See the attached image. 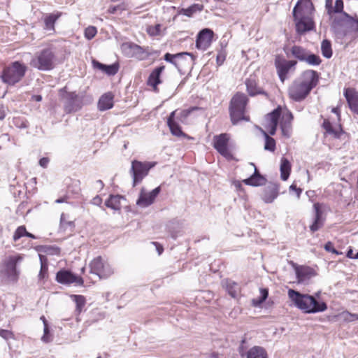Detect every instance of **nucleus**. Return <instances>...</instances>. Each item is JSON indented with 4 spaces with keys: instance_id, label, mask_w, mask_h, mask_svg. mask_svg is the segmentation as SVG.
I'll return each instance as SVG.
<instances>
[{
    "instance_id": "17",
    "label": "nucleus",
    "mask_w": 358,
    "mask_h": 358,
    "mask_svg": "<svg viewBox=\"0 0 358 358\" xmlns=\"http://www.w3.org/2000/svg\"><path fill=\"white\" fill-rule=\"evenodd\" d=\"M296 64V62L294 60H285L280 59L279 58L275 59V65L279 78L282 82L285 81L289 71L292 67H294Z\"/></svg>"
},
{
    "instance_id": "44",
    "label": "nucleus",
    "mask_w": 358,
    "mask_h": 358,
    "mask_svg": "<svg viewBox=\"0 0 358 358\" xmlns=\"http://www.w3.org/2000/svg\"><path fill=\"white\" fill-rule=\"evenodd\" d=\"M226 289L229 295L232 298H236L238 289V285L236 282L231 280H227L226 283Z\"/></svg>"
},
{
    "instance_id": "46",
    "label": "nucleus",
    "mask_w": 358,
    "mask_h": 358,
    "mask_svg": "<svg viewBox=\"0 0 358 358\" xmlns=\"http://www.w3.org/2000/svg\"><path fill=\"white\" fill-rule=\"evenodd\" d=\"M303 62L311 66H319L322 59L319 55L308 52Z\"/></svg>"
},
{
    "instance_id": "47",
    "label": "nucleus",
    "mask_w": 358,
    "mask_h": 358,
    "mask_svg": "<svg viewBox=\"0 0 358 358\" xmlns=\"http://www.w3.org/2000/svg\"><path fill=\"white\" fill-rule=\"evenodd\" d=\"M339 318L345 322H352L358 320L357 313H351L348 311H343L338 315Z\"/></svg>"
},
{
    "instance_id": "18",
    "label": "nucleus",
    "mask_w": 358,
    "mask_h": 358,
    "mask_svg": "<svg viewBox=\"0 0 358 358\" xmlns=\"http://www.w3.org/2000/svg\"><path fill=\"white\" fill-rule=\"evenodd\" d=\"M160 191L161 187L160 186H158L148 193L141 192L139 197L136 201V204L143 207H148L152 205Z\"/></svg>"
},
{
    "instance_id": "8",
    "label": "nucleus",
    "mask_w": 358,
    "mask_h": 358,
    "mask_svg": "<svg viewBox=\"0 0 358 358\" xmlns=\"http://www.w3.org/2000/svg\"><path fill=\"white\" fill-rule=\"evenodd\" d=\"M59 95L63 102L64 110L70 114L76 113L82 109L84 96L82 94L74 92H68L66 87L59 90Z\"/></svg>"
},
{
    "instance_id": "26",
    "label": "nucleus",
    "mask_w": 358,
    "mask_h": 358,
    "mask_svg": "<svg viewBox=\"0 0 358 358\" xmlns=\"http://www.w3.org/2000/svg\"><path fill=\"white\" fill-rule=\"evenodd\" d=\"M176 114V111H173L171 113L167 120V124L173 135L176 136H185V134L182 132L181 127L178 124V123L175 120Z\"/></svg>"
},
{
    "instance_id": "51",
    "label": "nucleus",
    "mask_w": 358,
    "mask_h": 358,
    "mask_svg": "<svg viewBox=\"0 0 358 358\" xmlns=\"http://www.w3.org/2000/svg\"><path fill=\"white\" fill-rule=\"evenodd\" d=\"M161 24H157L154 26H149L147 28L148 34L151 36H157L160 35L161 33Z\"/></svg>"
},
{
    "instance_id": "35",
    "label": "nucleus",
    "mask_w": 358,
    "mask_h": 358,
    "mask_svg": "<svg viewBox=\"0 0 358 358\" xmlns=\"http://www.w3.org/2000/svg\"><path fill=\"white\" fill-rule=\"evenodd\" d=\"M71 298L76 303L75 312L76 315H80L86 304V299L83 295L72 294Z\"/></svg>"
},
{
    "instance_id": "42",
    "label": "nucleus",
    "mask_w": 358,
    "mask_h": 358,
    "mask_svg": "<svg viewBox=\"0 0 358 358\" xmlns=\"http://www.w3.org/2000/svg\"><path fill=\"white\" fill-rule=\"evenodd\" d=\"M136 43L131 42L123 43L121 45L122 52L127 57L131 58L134 56Z\"/></svg>"
},
{
    "instance_id": "36",
    "label": "nucleus",
    "mask_w": 358,
    "mask_h": 358,
    "mask_svg": "<svg viewBox=\"0 0 358 358\" xmlns=\"http://www.w3.org/2000/svg\"><path fill=\"white\" fill-rule=\"evenodd\" d=\"M134 48L135 50L133 57L138 60H144L152 55V52H149L148 47L143 48L136 44V46Z\"/></svg>"
},
{
    "instance_id": "12",
    "label": "nucleus",
    "mask_w": 358,
    "mask_h": 358,
    "mask_svg": "<svg viewBox=\"0 0 358 358\" xmlns=\"http://www.w3.org/2000/svg\"><path fill=\"white\" fill-rule=\"evenodd\" d=\"M90 273L95 274L99 278H107L113 273L110 268H106L102 257L98 256L90 263Z\"/></svg>"
},
{
    "instance_id": "4",
    "label": "nucleus",
    "mask_w": 358,
    "mask_h": 358,
    "mask_svg": "<svg viewBox=\"0 0 358 358\" xmlns=\"http://www.w3.org/2000/svg\"><path fill=\"white\" fill-rule=\"evenodd\" d=\"M331 27L337 37L343 38L350 32L358 31V19H355L347 13H342V15L333 18Z\"/></svg>"
},
{
    "instance_id": "63",
    "label": "nucleus",
    "mask_w": 358,
    "mask_h": 358,
    "mask_svg": "<svg viewBox=\"0 0 358 358\" xmlns=\"http://www.w3.org/2000/svg\"><path fill=\"white\" fill-rule=\"evenodd\" d=\"M259 296H261L265 300H266L267 298L268 297V289L267 287H261L259 289Z\"/></svg>"
},
{
    "instance_id": "23",
    "label": "nucleus",
    "mask_w": 358,
    "mask_h": 358,
    "mask_svg": "<svg viewBox=\"0 0 358 358\" xmlns=\"http://www.w3.org/2000/svg\"><path fill=\"white\" fill-rule=\"evenodd\" d=\"M293 120L292 113L287 111L284 113L280 122V129L282 135L286 138H289L292 134V121Z\"/></svg>"
},
{
    "instance_id": "62",
    "label": "nucleus",
    "mask_w": 358,
    "mask_h": 358,
    "mask_svg": "<svg viewBox=\"0 0 358 358\" xmlns=\"http://www.w3.org/2000/svg\"><path fill=\"white\" fill-rule=\"evenodd\" d=\"M73 279V283L75 282L79 286H83L84 280L81 276H79V275H76V273H74Z\"/></svg>"
},
{
    "instance_id": "61",
    "label": "nucleus",
    "mask_w": 358,
    "mask_h": 358,
    "mask_svg": "<svg viewBox=\"0 0 358 358\" xmlns=\"http://www.w3.org/2000/svg\"><path fill=\"white\" fill-rule=\"evenodd\" d=\"M38 257L41 266H48V259L46 255H44L41 253H38Z\"/></svg>"
},
{
    "instance_id": "13",
    "label": "nucleus",
    "mask_w": 358,
    "mask_h": 358,
    "mask_svg": "<svg viewBox=\"0 0 358 358\" xmlns=\"http://www.w3.org/2000/svg\"><path fill=\"white\" fill-rule=\"evenodd\" d=\"M229 136L227 134H221L213 137L214 148L223 157L230 159L232 155L228 148Z\"/></svg>"
},
{
    "instance_id": "48",
    "label": "nucleus",
    "mask_w": 358,
    "mask_h": 358,
    "mask_svg": "<svg viewBox=\"0 0 358 358\" xmlns=\"http://www.w3.org/2000/svg\"><path fill=\"white\" fill-rule=\"evenodd\" d=\"M280 115H281V108H280V107H278L277 108L274 109L272 112L268 113L266 115V119L270 120L272 122H275L278 124Z\"/></svg>"
},
{
    "instance_id": "16",
    "label": "nucleus",
    "mask_w": 358,
    "mask_h": 358,
    "mask_svg": "<svg viewBox=\"0 0 358 358\" xmlns=\"http://www.w3.org/2000/svg\"><path fill=\"white\" fill-rule=\"evenodd\" d=\"M214 33L208 28L201 30L196 36V48L199 50H206L211 44Z\"/></svg>"
},
{
    "instance_id": "1",
    "label": "nucleus",
    "mask_w": 358,
    "mask_h": 358,
    "mask_svg": "<svg viewBox=\"0 0 358 358\" xmlns=\"http://www.w3.org/2000/svg\"><path fill=\"white\" fill-rule=\"evenodd\" d=\"M231 185L241 198L245 196L242 183L252 187H262L260 197L265 203H272L280 194V185L273 180H231Z\"/></svg>"
},
{
    "instance_id": "38",
    "label": "nucleus",
    "mask_w": 358,
    "mask_h": 358,
    "mask_svg": "<svg viewBox=\"0 0 358 358\" xmlns=\"http://www.w3.org/2000/svg\"><path fill=\"white\" fill-rule=\"evenodd\" d=\"M62 13H52L46 16L44 19L45 29L47 30H54L56 21L61 16Z\"/></svg>"
},
{
    "instance_id": "20",
    "label": "nucleus",
    "mask_w": 358,
    "mask_h": 358,
    "mask_svg": "<svg viewBox=\"0 0 358 358\" xmlns=\"http://www.w3.org/2000/svg\"><path fill=\"white\" fill-rule=\"evenodd\" d=\"M165 66L164 65L156 67L150 73L148 80V85L152 87L155 92L158 91L157 85L162 83V80L160 78V76L163 71L164 70Z\"/></svg>"
},
{
    "instance_id": "37",
    "label": "nucleus",
    "mask_w": 358,
    "mask_h": 358,
    "mask_svg": "<svg viewBox=\"0 0 358 358\" xmlns=\"http://www.w3.org/2000/svg\"><path fill=\"white\" fill-rule=\"evenodd\" d=\"M66 215L65 213H62L60 216V220H59V232H65L68 229L70 230V231H73L75 229V223L73 221H66L65 219Z\"/></svg>"
},
{
    "instance_id": "34",
    "label": "nucleus",
    "mask_w": 358,
    "mask_h": 358,
    "mask_svg": "<svg viewBox=\"0 0 358 358\" xmlns=\"http://www.w3.org/2000/svg\"><path fill=\"white\" fill-rule=\"evenodd\" d=\"M290 52L294 57L303 62L308 51L301 46L294 45L291 48Z\"/></svg>"
},
{
    "instance_id": "57",
    "label": "nucleus",
    "mask_w": 358,
    "mask_h": 358,
    "mask_svg": "<svg viewBox=\"0 0 358 358\" xmlns=\"http://www.w3.org/2000/svg\"><path fill=\"white\" fill-rule=\"evenodd\" d=\"M250 168H253L254 173L252 175L247 178L246 179H264V178L259 173L257 167L253 163L249 164Z\"/></svg>"
},
{
    "instance_id": "2",
    "label": "nucleus",
    "mask_w": 358,
    "mask_h": 358,
    "mask_svg": "<svg viewBox=\"0 0 358 358\" xmlns=\"http://www.w3.org/2000/svg\"><path fill=\"white\" fill-rule=\"evenodd\" d=\"M313 4L310 0H298L292 11L296 32L302 35L315 28L313 17Z\"/></svg>"
},
{
    "instance_id": "21",
    "label": "nucleus",
    "mask_w": 358,
    "mask_h": 358,
    "mask_svg": "<svg viewBox=\"0 0 358 358\" xmlns=\"http://www.w3.org/2000/svg\"><path fill=\"white\" fill-rule=\"evenodd\" d=\"M344 96L350 110L358 115V93L353 89L347 88L345 89Z\"/></svg>"
},
{
    "instance_id": "40",
    "label": "nucleus",
    "mask_w": 358,
    "mask_h": 358,
    "mask_svg": "<svg viewBox=\"0 0 358 358\" xmlns=\"http://www.w3.org/2000/svg\"><path fill=\"white\" fill-rule=\"evenodd\" d=\"M80 180H73L71 184L66 187V194L71 196H77L80 192Z\"/></svg>"
},
{
    "instance_id": "29",
    "label": "nucleus",
    "mask_w": 358,
    "mask_h": 358,
    "mask_svg": "<svg viewBox=\"0 0 358 358\" xmlns=\"http://www.w3.org/2000/svg\"><path fill=\"white\" fill-rule=\"evenodd\" d=\"M94 66L95 68L99 69L101 71L104 72L108 76H114L115 75L119 69V66L117 64H113L110 65H106L101 64L97 61L93 62Z\"/></svg>"
},
{
    "instance_id": "39",
    "label": "nucleus",
    "mask_w": 358,
    "mask_h": 358,
    "mask_svg": "<svg viewBox=\"0 0 358 358\" xmlns=\"http://www.w3.org/2000/svg\"><path fill=\"white\" fill-rule=\"evenodd\" d=\"M167 231L170 236L176 240L178 237L182 236V230L178 223L170 222L167 225Z\"/></svg>"
},
{
    "instance_id": "9",
    "label": "nucleus",
    "mask_w": 358,
    "mask_h": 358,
    "mask_svg": "<svg viewBox=\"0 0 358 358\" xmlns=\"http://www.w3.org/2000/svg\"><path fill=\"white\" fill-rule=\"evenodd\" d=\"M22 259L20 255L9 256L5 262V273L8 279L13 282L17 281L20 271L17 264Z\"/></svg>"
},
{
    "instance_id": "64",
    "label": "nucleus",
    "mask_w": 358,
    "mask_h": 358,
    "mask_svg": "<svg viewBox=\"0 0 358 358\" xmlns=\"http://www.w3.org/2000/svg\"><path fill=\"white\" fill-rule=\"evenodd\" d=\"M289 189L291 191H294L296 192V196L298 198L300 197V195L302 192V189L300 188V187H297L296 185L295 184H292L290 186H289Z\"/></svg>"
},
{
    "instance_id": "7",
    "label": "nucleus",
    "mask_w": 358,
    "mask_h": 358,
    "mask_svg": "<svg viewBox=\"0 0 358 358\" xmlns=\"http://www.w3.org/2000/svg\"><path fill=\"white\" fill-rule=\"evenodd\" d=\"M55 59L53 50L47 48L36 52L30 60L29 64L38 71H48L54 69Z\"/></svg>"
},
{
    "instance_id": "30",
    "label": "nucleus",
    "mask_w": 358,
    "mask_h": 358,
    "mask_svg": "<svg viewBox=\"0 0 358 358\" xmlns=\"http://www.w3.org/2000/svg\"><path fill=\"white\" fill-rule=\"evenodd\" d=\"M245 85L248 93L252 96L257 94H265V92L261 88L257 86L255 80L251 77L246 79Z\"/></svg>"
},
{
    "instance_id": "45",
    "label": "nucleus",
    "mask_w": 358,
    "mask_h": 358,
    "mask_svg": "<svg viewBox=\"0 0 358 358\" xmlns=\"http://www.w3.org/2000/svg\"><path fill=\"white\" fill-rule=\"evenodd\" d=\"M321 50L322 55L325 58H331L332 56V49L330 41L324 39L321 43Z\"/></svg>"
},
{
    "instance_id": "41",
    "label": "nucleus",
    "mask_w": 358,
    "mask_h": 358,
    "mask_svg": "<svg viewBox=\"0 0 358 358\" xmlns=\"http://www.w3.org/2000/svg\"><path fill=\"white\" fill-rule=\"evenodd\" d=\"M322 127L327 134L334 136L335 138L340 137V134L342 131L341 128L339 127L338 128L334 129L331 123L328 120H324Z\"/></svg>"
},
{
    "instance_id": "11",
    "label": "nucleus",
    "mask_w": 358,
    "mask_h": 358,
    "mask_svg": "<svg viewBox=\"0 0 358 358\" xmlns=\"http://www.w3.org/2000/svg\"><path fill=\"white\" fill-rule=\"evenodd\" d=\"M157 164L155 162H139L134 160L131 162L133 179H143L148 176L149 171Z\"/></svg>"
},
{
    "instance_id": "5",
    "label": "nucleus",
    "mask_w": 358,
    "mask_h": 358,
    "mask_svg": "<svg viewBox=\"0 0 358 358\" xmlns=\"http://www.w3.org/2000/svg\"><path fill=\"white\" fill-rule=\"evenodd\" d=\"M27 69V66L22 62H12L3 68L0 78L3 83L13 86L23 79Z\"/></svg>"
},
{
    "instance_id": "54",
    "label": "nucleus",
    "mask_w": 358,
    "mask_h": 358,
    "mask_svg": "<svg viewBox=\"0 0 358 358\" xmlns=\"http://www.w3.org/2000/svg\"><path fill=\"white\" fill-rule=\"evenodd\" d=\"M97 30L95 27L89 26L85 30V36L88 40L92 39L96 34Z\"/></svg>"
},
{
    "instance_id": "19",
    "label": "nucleus",
    "mask_w": 358,
    "mask_h": 358,
    "mask_svg": "<svg viewBox=\"0 0 358 358\" xmlns=\"http://www.w3.org/2000/svg\"><path fill=\"white\" fill-rule=\"evenodd\" d=\"M301 82L311 91L318 83L319 74L314 70H306L301 75Z\"/></svg>"
},
{
    "instance_id": "3",
    "label": "nucleus",
    "mask_w": 358,
    "mask_h": 358,
    "mask_svg": "<svg viewBox=\"0 0 358 358\" xmlns=\"http://www.w3.org/2000/svg\"><path fill=\"white\" fill-rule=\"evenodd\" d=\"M288 296L294 306L305 314H315L322 313L327 310L328 306L322 300L316 299L315 296L308 294L289 289Z\"/></svg>"
},
{
    "instance_id": "33",
    "label": "nucleus",
    "mask_w": 358,
    "mask_h": 358,
    "mask_svg": "<svg viewBox=\"0 0 358 358\" xmlns=\"http://www.w3.org/2000/svg\"><path fill=\"white\" fill-rule=\"evenodd\" d=\"M203 9V6L199 3H194L187 8H181L178 11L179 15H183L187 17H192L197 12H200Z\"/></svg>"
},
{
    "instance_id": "52",
    "label": "nucleus",
    "mask_w": 358,
    "mask_h": 358,
    "mask_svg": "<svg viewBox=\"0 0 358 358\" xmlns=\"http://www.w3.org/2000/svg\"><path fill=\"white\" fill-rule=\"evenodd\" d=\"M266 121H267V124L265 126V127L268 131V134L273 136L276 132V129H277V127H278V124L275 122H272L270 120H266Z\"/></svg>"
},
{
    "instance_id": "60",
    "label": "nucleus",
    "mask_w": 358,
    "mask_h": 358,
    "mask_svg": "<svg viewBox=\"0 0 358 358\" xmlns=\"http://www.w3.org/2000/svg\"><path fill=\"white\" fill-rule=\"evenodd\" d=\"M265 301V299L259 296L258 297L252 299L251 304L254 307H260L261 305Z\"/></svg>"
},
{
    "instance_id": "6",
    "label": "nucleus",
    "mask_w": 358,
    "mask_h": 358,
    "mask_svg": "<svg viewBox=\"0 0 358 358\" xmlns=\"http://www.w3.org/2000/svg\"><path fill=\"white\" fill-rule=\"evenodd\" d=\"M248 97L243 93H237L231 99L229 106V113L233 124L241 120L249 121V117L245 115V110L248 103Z\"/></svg>"
},
{
    "instance_id": "55",
    "label": "nucleus",
    "mask_w": 358,
    "mask_h": 358,
    "mask_svg": "<svg viewBox=\"0 0 358 358\" xmlns=\"http://www.w3.org/2000/svg\"><path fill=\"white\" fill-rule=\"evenodd\" d=\"M0 336L6 341L15 338V335L12 331L3 329H0Z\"/></svg>"
},
{
    "instance_id": "28",
    "label": "nucleus",
    "mask_w": 358,
    "mask_h": 358,
    "mask_svg": "<svg viewBox=\"0 0 358 358\" xmlns=\"http://www.w3.org/2000/svg\"><path fill=\"white\" fill-rule=\"evenodd\" d=\"M34 249L38 253H44L48 255L59 256L61 254V248L55 245H36Z\"/></svg>"
},
{
    "instance_id": "10",
    "label": "nucleus",
    "mask_w": 358,
    "mask_h": 358,
    "mask_svg": "<svg viewBox=\"0 0 358 358\" xmlns=\"http://www.w3.org/2000/svg\"><path fill=\"white\" fill-rule=\"evenodd\" d=\"M310 92V88L300 80L294 81L288 89L289 97L295 101L303 100Z\"/></svg>"
},
{
    "instance_id": "15",
    "label": "nucleus",
    "mask_w": 358,
    "mask_h": 358,
    "mask_svg": "<svg viewBox=\"0 0 358 358\" xmlns=\"http://www.w3.org/2000/svg\"><path fill=\"white\" fill-rule=\"evenodd\" d=\"M298 283H304L317 275L315 269L308 266L294 264Z\"/></svg>"
},
{
    "instance_id": "50",
    "label": "nucleus",
    "mask_w": 358,
    "mask_h": 358,
    "mask_svg": "<svg viewBox=\"0 0 358 358\" xmlns=\"http://www.w3.org/2000/svg\"><path fill=\"white\" fill-rule=\"evenodd\" d=\"M26 233H27V229H26L25 226H24V225L19 226L15 229V231L14 232V234L13 236V241L15 242V241H18L20 238H21L22 237L25 236Z\"/></svg>"
},
{
    "instance_id": "49",
    "label": "nucleus",
    "mask_w": 358,
    "mask_h": 358,
    "mask_svg": "<svg viewBox=\"0 0 358 358\" xmlns=\"http://www.w3.org/2000/svg\"><path fill=\"white\" fill-rule=\"evenodd\" d=\"M41 341L44 343H49L52 341V336L51 334V329L50 325L46 326L45 324V327H43V334L41 337Z\"/></svg>"
},
{
    "instance_id": "31",
    "label": "nucleus",
    "mask_w": 358,
    "mask_h": 358,
    "mask_svg": "<svg viewBox=\"0 0 358 358\" xmlns=\"http://www.w3.org/2000/svg\"><path fill=\"white\" fill-rule=\"evenodd\" d=\"M247 358H268L266 350L262 346L252 347L246 354Z\"/></svg>"
},
{
    "instance_id": "25",
    "label": "nucleus",
    "mask_w": 358,
    "mask_h": 358,
    "mask_svg": "<svg viewBox=\"0 0 358 358\" xmlns=\"http://www.w3.org/2000/svg\"><path fill=\"white\" fill-rule=\"evenodd\" d=\"M121 200H125L124 196L120 194H110L105 201L104 205L113 210H120L122 207Z\"/></svg>"
},
{
    "instance_id": "24",
    "label": "nucleus",
    "mask_w": 358,
    "mask_h": 358,
    "mask_svg": "<svg viewBox=\"0 0 358 358\" xmlns=\"http://www.w3.org/2000/svg\"><path fill=\"white\" fill-rule=\"evenodd\" d=\"M74 273L71 270L61 268L56 273V281L62 285H70L73 283Z\"/></svg>"
},
{
    "instance_id": "14",
    "label": "nucleus",
    "mask_w": 358,
    "mask_h": 358,
    "mask_svg": "<svg viewBox=\"0 0 358 358\" xmlns=\"http://www.w3.org/2000/svg\"><path fill=\"white\" fill-rule=\"evenodd\" d=\"M314 217L309 229L311 232L314 233L320 230L324 225L326 216L322 208L321 203L317 202L313 204Z\"/></svg>"
},
{
    "instance_id": "53",
    "label": "nucleus",
    "mask_w": 358,
    "mask_h": 358,
    "mask_svg": "<svg viewBox=\"0 0 358 358\" xmlns=\"http://www.w3.org/2000/svg\"><path fill=\"white\" fill-rule=\"evenodd\" d=\"M324 249L327 252H331L336 255H342V252L337 250L334 248V243L331 241H327L324 245Z\"/></svg>"
},
{
    "instance_id": "22",
    "label": "nucleus",
    "mask_w": 358,
    "mask_h": 358,
    "mask_svg": "<svg viewBox=\"0 0 358 358\" xmlns=\"http://www.w3.org/2000/svg\"><path fill=\"white\" fill-rule=\"evenodd\" d=\"M185 56L191 57L189 63L192 65L195 59V57L192 53L187 52H179L174 55L167 52L164 55V59L166 62L172 64L176 68L179 69L180 64L176 61V59L182 60Z\"/></svg>"
},
{
    "instance_id": "32",
    "label": "nucleus",
    "mask_w": 358,
    "mask_h": 358,
    "mask_svg": "<svg viewBox=\"0 0 358 358\" xmlns=\"http://www.w3.org/2000/svg\"><path fill=\"white\" fill-rule=\"evenodd\" d=\"M291 167L292 166L289 161L285 157H282L280 166L281 179L289 178L291 171Z\"/></svg>"
},
{
    "instance_id": "59",
    "label": "nucleus",
    "mask_w": 358,
    "mask_h": 358,
    "mask_svg": "<svg viewBox=\"0 0 358 358\" xmlns=\"http://www.w3.org/2000/svg\"><path fill=\"white\" fill-rule=\"evenodd\" d=\"M346 257L349 259H358V251L354 254L353 248L350 246L348 248L347 252H346Z\"/></svg>"
},
{
    "instance_id": "43",
    "label": "nucleus",
    "mask_w": 358,
    "mask_h": 358,
    "mask_svg": "<svg viewBox=\"0 0 358 358\" xmlns=\"http://www.w3.org/2000/svg\"><path fill=\"white\" fill-rule=\"evenodd\" d=\"M262 133L265 138L264 149L270 152H274L275 150V139L271 137L267 132L262 131Z\"/></svg>"
},
{
    "instance_id": "58",
    "label": "nucleus",
    "mask_w": 358,
    "mask_h": 358,
    "mask_svg": "<svg viewBox=\"0 0 358 358\" xmlns=\"http://www.w3.org/2000/svg\"><path fill=\"white\" fill-rule=\"evenodd\" d=\"M48 266H41V269L38 273V280H43L48 277Z\"/></svg>"
},
{
    "instance_id": "56",
    "label": "nucleus",
    "mask_w": 358,
    "mask_h": 358,
    "mask_svg": "<svg viewBox=\"0 0 358 358\" xmlns=\"http://www.w3.org/2000/svg\"><path fill=\"white\" fill-rule=\"evenodd\" d=\"M333 11L335 13H338L339 15H342V13H345L343 11V0H336L335 5L333 8Z\"/></svg>"
},
{
    "instance_id": "27",
    "label": "nucleus",
    "mask_w": 358,
    "mask_h": 358,
    "mask_svg": "<svg viewBox=\"0 0 358 358\" xmlns=\"http://www.w3.org/2000/svg\"><path fill=\"white\" fill-rule=\"evenodd\" d=\"M113 95L111 92L103 94L98 101V108L101 111L110 109L113 106Z\"/></svg>"
}]
</instances>
